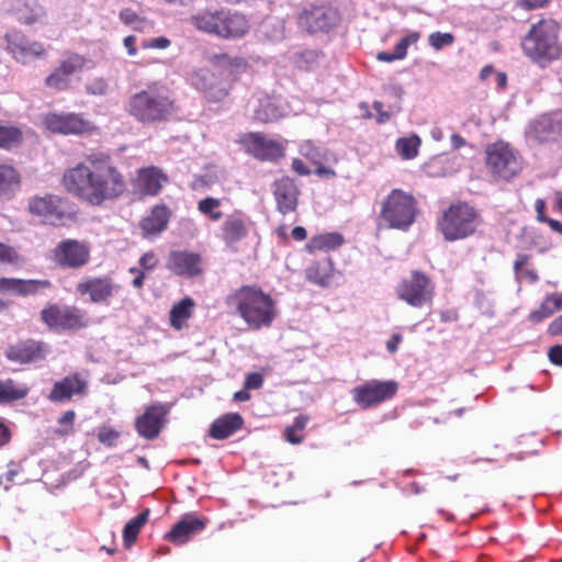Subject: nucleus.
Returning a JSON list of instances; mask_svg holds the SVG:
<instances>
[{"mask_svg":"<svg viewBox=\"0 0 562 562\" xmlns=\"http://www.w3.org/2000/svg\"><path fill=\"white\" fill-rule=\"evenodd\" d=\"M61 184L69 194L92 206L113 201L126 191L124 176L109 156L101 154L89 155L65 170Z\"/></svg>","mask_w":562,"mask_h":562,"instance_id":"nucleus-1","label":"nucleus"},{"mask_svg":"<svg viewBox=\"0 0 562 562\" xmlns=\"http://www.w3.org/2000/svg\"><path fill=\"white\" fill-rule=\"evenodd\" d=\"M226 304L252 330L271 327L280 314L277 299L258 284L237 288L227 295Z\"/></svg>","mask_w":562,"mask_h":562,"instance_id":"nucleus-2","label":"nucleus"},{"mask_svg":"<svg viewBox=\"0 0 562 562\" xmlns=\"http://www.w3.org/2000/svg\"><path fill=\"white\" fill-rule=\"evenodd\" d=\"M213 63L216 72L201 68L191 72L188 80L207 101L217 102L227 97L232 83L246 71L248 65L244 58L225 54L215 56Z\"/></svg>","mask_w":562,"mask_h":562,"instance_id":"nucleus-3","label":"nucleus"},{"mask_svg":"<svg viewBox=\"0 0 562 562\" xmlns=\"http://www.w3.org/2000/svg\"><path fill=\"white\" fill-rule=\"evenodd\" d=\"M560 26L552 19H541L532 24L521 40L524 55L541 68L562 58V44L559 40Z\"/></svg>","mask_w":562,"mask_h":562,"instance_id":"nucleus-4","label":"nucleus"},{"mask_svg":"<svg viewBox=\"0 0 562 562\" xmlns=\"http://www.w3.org/2000/svg\"><path fill=\"white\" fill-rule=\"evenodd\" d=\"M190 21L198 30L222 38H239L250 30V23L244 14L229 10L200 12L191 16Z\"/></svg>","mask_w":562,"mask_h":562,"instance_id":"nucleus-5","label":"nucleus"},{"mask_svg":"<svg viewBox=\"0 0 562 562\" xmlns=\"http://www.w3.org/2000/svg\"><path fill=\"white\" fill-rule=\"evenodd\" d=\"M130 113L144 123L167 120L175 111V103L165 87L153 86L133 95Z\"/></svg>","mask_w":562,"mask_h":562,"instance_id":"nucleus-6","label":"nucleus"},{"mask_svg":"<svg viewBox=\"0 0 562 562\" xmlns=\"http://www.w3.org/2000/svg\"><path fill=\"white\" fill-rule=\"evenodd\" d=\"M419 213L416 199L401 189L392 190L384 199L379 220L387 228L408 231Z\"/></svg>","mask_w":562,"mask_h":562,"instance_id":"nucleus-7","label":"nucleus"},{"mask_svg":"<svg viewBox=\"0 0 562 562\" xmlns=\"http://www.w3.org/2000/svg\"><path fill=\"white\" fill-rule=\"evenodd\" d=\"M485 167L495 180L509 182L524 169L521 155L504 140H497L485 148Z\"/></svg>","mask_w":562,"mask_h":562,"instance_id":"nucleus-8","label":"nucleus"},{"mask_svg":"<svg viewBox=\"0 0 562 562\" xmlns=\"http://www.w3.org/2000/svg\"><path fill=\"white\" fill-rule=\"evenodd\" d=\"M479 215L468 203L452 204L443 212L438 226L447 240L468 237L475 232Z\"/></svg>","mask_w":562,"mask_h":562,"instance_id":"nucleus-9","label":"nucleus"},{"mask_svg":"<svg viewBox=\"0 0 562 562\" xmlns=\"http://www.w3.org/2000/svg\"><path fill=\"white\" fill-rule=\"evenodd\" d=\"M398 391V383L393 380H370L352 389L353 402L362 409L376 407L392 400Z\"/></svg>","mask_w":562,"mask_h":562,"instance_id":"nucleus-10","label":"nucleus"},{"mask_svg":"<svg viewBox=\"0 0 562 562\" xmlns=\"http://www.w3.org/2000/svg\"><path fill=\"white\" fill-rule=\"evenodd\" d=\"M434 292L431 280L419 271H414L409 279H403L396 288L397 296L414 307L431 303Z\"/></svg>","mask_w":562,"mask_h":562,"instance_id":"nucleus-11","label":"nucleus"},{"mask_svg":"<svg viewBox=\"0 0 562 562\" xmlns=\"http://www.w3.org/2000/svg\"><path fill=\"white\" fill-rule=\"evenodd\" d=\"M67 206V200L53 194L33 196L29 202L30 212L52 225L61 224L70 217Z\"/></svg>","mask_w":562,"mask_h":562,"instance_id":"nucleus-12","label":"nucleus"},{"mask_svg":"<svg viewBox=\"0 0 562 562\" xmlns=\"http://www.w3.org/2000/svg\"><path fill=\"white\" fill-rule=\"evenodd\" d=\"M47 131L56 134H87L94 130L90 121L76 113H48L43 121Z\"/></svg>","mask_w":562,"mask_h":562,"instance_id":"nucleus-13","label":"nucleus"},{"mask_svg":"<svg viewBox=\"0 0 562 562\" xmlns=\"http://www.w3.org/2000/svg\"><path fill=\"white\" fill-rule=\"evenodd\" d=\"M169 406L167 404L157 403L146 407L135 422L138 435L146 439L158 437L167 422Z\"/></svg>","mask_w":562,"mask_h":562,"instance_id":"nucleus-14","label":"nucleus"},{"mask_svg":"<svg viewBox=\"0 0 562 562\" xmlns=\"http://www.w3.org/2000/svg\"><path fill=\"white\" fill-rule=\"evenodd\" d=\"M42 321L49 327L77 329L86 326L83 313L76 307L50 305L42 311Z\"/></svg>","mask_w":562,"mask_h":562,"instance_id":"nucleus-15","label":"nucleus"},{"mask_svg":"<svg viewBox=\"0 0 562 562\" xmlns=\"http://www.w3.org/2000/svg\"><path fill=\"white\" fill-rule=\"evenodd\" d=\"M89 258L88 245L74 239L59 243L53 250L54 261L61 267L80 268L89 261Z\"/></svg>","mask_w":562,"mask_h":562,"instance_id":"nucleus-16","label":"nucleus"},{"mask_svg":"<svg viewBox=\"0 0 562 562\" xmlns=\"http://www.w3.org/2000/svg\"><path fill=\"white\" fill-rule=\"evenodd\" d=\"M338 21L336 10L328 7H311L299 15V24L310 33L328 31Z\"/></svg>","mask_w":562,"mask_h":562,"instance_id":"nucleus-17","label":"nucleus"},{"mask_svg":"<svg viewBox=\"0 0 562 562\" xmlns=\"http://www.w3.org/2000/svg\"><path fill=\"white\" fill-rule=\"evenodd\" d=\"M241 143L247 151L260 160H277L284 155L283 144L259 133L245 135Z\"/></svg>","mask_w":562,"mask_h":562,"instance_id":"nucleus-18","label":"nucleus"},{"mask_svg":"<svg viewBox=\"0 0 562 562\" xmlns=\"http://www.w3.org/2000/svg\"><path fill=\"white\" fill-rule=\"evenodd\" d=\"M168 181V177L161 169L150 166L137 170L132 180L135 194L139 196H155Z\"/></svg>","mask_w":562,"mask_h":562,"instance_id":"nucleus-19","label":"nucleus"},{"mask_svg":"<svg viewBox=\"0 0 562 562\" xmlns=\"http://www.w3.org/2000/svg\"><path fill=\"white\" fill-rule=\"evenodd\" d=\"M167 268L183 278H194L203 273V258L200 254L188 250L170 252Z\"/></svg>","mask_w":562,"mask_h":562,"instance_id":"nucleus-20","label":"nucleus"},{"mask_svg":"<svg viewBox=\"0 0 562 562\" xmlns=\"http://www.w3.org/2000/svg\"><path fill=\"white\" fill-rule=\"evenodd\" d=\"M119 290V285L110 277L88 278L77 284V292L88 295L93 303H108Z\"/></svg>","mask_w":562,"mask_h":562,"instance_id":"nucleus-21","label":"nucleus"},{"mask_svg":"<svg viewBox=\"0 0 562 562\" xmlns=\"http://www.w3.org/2000/svg\"><path fill=\"white\" fill-rule=\"evenodd\" d=\"M48 351L49 348L46 344L30 339L10 346L5 351V357L11 361L26 364L44 360Z\"/></svg>","mask_w":562,"mask_h":562,"instance_id":"nucleus-22","label":"nucleus"},{"mask_svg":"<svg viewBox=\"0 0 562 562\" xmlns=\"http://www.w3.org/2000/svg\"><path fill=\"white\" fill-rule=\"evenodd\" d=\"M562 132V122L557 114H543L529 123L528 138L543 143L555 139Z\"/></svg>","mask_w":562,"mask_h":562,"instance_id":"nucleus-23","label":"nucleus"},{"mask_svg":"<svg viewBox=\"0 0 562 562\" xmlns=\"http://www.w3.org/2000/svg\"><path fill=\"white\" fill-rule=\"evenodd\" d=\"M205 527V519L194 514H187L166 533L165 539L178 546L188 542L193 535L202 531Z\"/></svg>","mask_w":562,"mask_h":562,"instance_id":"nucleus-24","label":"nucleus"},{"mask_svg":"<svg viewBox=\"0 0 562 562\" xmlns=\"http://www.w3.org/2000/svg\"><path fill=\"white\" fill-rule=\"evenodd\" d=\"M85 66V58L80 55L72 54L65 59L60 66L52 72L47 79V87L55 90H64L68 87L70 76L80 70Z\"/></svg>","mask_w":562,"mask_h":562,"instance_id":"nucleus-25","label":"nucleus"},{"mask_svg":"<svg viewBox=\"0 0 562 562\" xmlns=\"http://www.w3.org/2000/svg\"><path fill=\"white\" fill-rule=\"evenodd\" d=\"M170 217L171 211L167 205H155L139 222L143 236L150 238L162 233L167 228Z\"/></svg>","mask_w":562,"mask_h":562,"instance_id":"nucleus-26","label":"nucleus"},{"mask_svg":"<svg viewBox=\"0 0 562 562\" xmlns=\"http://www.w3.org/2000/svg\"><path fill=\"white\" fill-rule=\"evenodd\" d=\"M299 189L294 180L284 177L274 183V199L278 210L282 214L294 212L297 206Z\"/></svg>","mask_w":562,"mask_h":562,"instance_id":"nucleus-27","label":"nucleus"},{"mask_svg":"<svg viewBox=\"0 0 562 562\" xmlns=\"http://www.w3.org/2000/svg\"><path fill=\"white\" fill-rule=\"evenodd\" d=\"M86 387V380L76 373L56 382L48 398L52 402H64L70 400L72 395L82 394Z\"/></svg>","mask_w":562,"mask_h":562,"instance_id":"nucleus-28","label":"nucleus"},{"mask_svg":"<svg viewBox=\"0 0 562 562\" xmlns=\"http://www.w3.org/2000/svg\"><path fill=\"white\" fill-rule=\"evenodd\" d=\"M50 286L47 280H22L14 278H0V292L26 296Z\"/></svg>","mask_w":562,"mask_h":562,"instance_id":"nucleus-29","label":"nucleus"},{"mask_svg":"<svg viewBox=\"0 0 562 562\" xmlns=\"http://www.w3.org/2000/svg\"><path fill=\"white\" fill-rule=\"evenodd\" d=\"M243 425L244 419L238 413H227L211 424L209 435L213 439L223 440L241 429Z\"/></svg>","mask_w":562,"mask_h":562,"instance_id":"nucleus-30","label":"nucleus"},{"mask_svg":"<svg viewBox=\"0 0 562 562\" xmlns=\"http://www.w3.org/2000/svg\"><path fill=\"white\" fill-rule=\"evenodd\" d=\"M7 42L14 58L23 63H25L29 57H37L44 53V48L41 44H29L24 37L18 34H8Z\"/></svg>","mask_w":562,"mask_h":562,"instance_id":"nucleus-31","label":"nucleus"},{"mask_svg":"<svg viewBox=\"0 0 562 562\" xmlns=\"http://www.w3.org/2000/svg\"><path fill=\"white\" fill-rule=\"evenodd\" d=\"M195 302L191 297H184L173 304L169 312L170 326L176 330H181L188 326L189 321L193 316Z\"/></svg>","mask_w":562,"mask_h":562,"instance_id":"nucleus-32","label":"nucleus"},{"mask_svg":"<svg viewBox=\"0 0 562 562\" xmlns=\"http://www.w3.org/2000/svg\"><path fill=\"white\" fill-rule=\"evenodd\" d=\"M562 310V292H554L543 297L539 307L529 313L528 319L539 324Z\"/></svg>","mask_w":562,"mask_h":562,"instance_id":"nucleus-33","label":"nucleus"},{"mask_svg":"<svg viewBox=\"0 0 562 562\" xmlns=\"http://www.w3.org/2000/svg\"><path fill=\"white\" fill-rule=\"evenodd\" d=\"M21 177L15 168L0 165V202L11 200L19 191Z\"/></svg>","mask_w":562,"mask_h":562,"instance_id":"nucleus-34","label":"nucleus"},{"mask_svg":"<svg viewBox=\"0 0 562 562\" xmlns=\"http://www.w3.org/2000/svg\"><path fill=\"white\" fill-rule=\"evenodd\" d=\"M221 233L223 240L232 246L246 237L248 233L246 221L239 215L228 216L221 226Z\"/></svg>","mask_w":562,"mask_h":562,"instance_id":"nucleus-35","label":"nucleus"},{"mask_svg":"<svg viewBox=\"0 0 562 562\" xmlns=\"http://www.w3.org/2000/svg\"><path fill=\"white\" fill-rule=\"evenodd\" d=\"M305 273L306 279L312 283L326 286L335 274L334 262L330 258L315 261L306 269Z\"/></svg>","mask_w":562,"mask_h":562,"instance_id":"nucleus-36","label":"nucleus"},{"mask_svg":"<svg viewBox=\"0 0 562 562\" xmlns=\"http://www.w3.org/2000/svg\"><path fill=\"white\" fill-rule=\"evenodd\" d=\"M345 241L344 236L340 233H323L313 236L306 244V250L310 254L316 251H331L338 249Z\"/></svg>","mask_w":562,"mask_h":562,"instance_id":"nucleus-37","label":"nucleus"},{"mask_svg":"<svg viewBox=\"0 0 562 562\" xmlns=\"http://www.w3.org/2000/svg\"><path fill=\"white\" fill-rule=\"evenodd\" d=\"M10 10L16 16L18 21L25 24H32L43 15V10L37 5L35 0H13Z\"/></svg>","mask_w":562,"mask_h":562,"instance_id":"nucleus-38","label":"nucleus"},{"mask_svg":"<svg viewBox=\"0 0 562 562\" xmlns=\"http://www.w3.org/2000/svg\"><path fill=\"white\" fill-rule=\"evenodd\" d=\"M149 509L146 508L125 525L123 529V541L126 548L132 547L136 542L140 530L149 519Z\"/></svg>","mask_w":562,"mask_h":562,"instance_id":"nucleus-39","label":"nucleus"},{"mask_svg":"<svg viewBox=\"0 0 562 562\" xmlns=\"http://www.w3.org/2000/svg\"><path fill=\"white\" fill-rule=\"evenodd\" d=\"M29 391L25 384L16 383L12 379L0 381V404L22 400Z\"/></svg>","mask_w":562,"mask_h":562,"instance_id":"nucleus-40","label":"nucleus"},{"mask_svg":"<svg viewBox=\"0 0 562 562\" xmlns=\"http://www.w3.org/2000/svg\"><path fill=\"white\" fill-rule=\"evenodd\" d=\"M422 140L416 134L401 137L396 140L395 149L398 156L404 160H411L417 157Z\"/></svg>","mask_w":562,"mask_h":562,"instance_id":"nucleus-41","label":"nucleus"},{"mask_svg":"<svg viewBox=\"0 0 562 562\" xmlns=\"http://www.w3.org/2000/svg\"><path fill=\"white\" fill-rule=\"evenodd\" d=\"M530 257L528 255L519 254L514 263V271L518 282L527 281L528 283H536L539 276L536 269L529 266Z\"/></svg>","mask_w":562,"mask_h":562,"instance_id":"nucleus-42","label":"nucleus"},{"mask_svg":"<svg viewBox=\"0 0 562 562\" xmlns=\"http://www.w3.org/2000/svg\"><path fill=\"white\" fill-rule=\"evenodd\" d=\"M222 200L213 196H206L198 202V211L207 220L218 222L223 218L221 210Z\"/></svg>","mask_w":562,"mask_h":562,"instance_id":"nucleus-43","label":"nucleus"},{"mask_svg":"<svg viewBox=\"0 0 562 562\" xmlns=\"http://www.w3.org/2000/svg\"><path fill=\"white\" fill-rule=\"evenodd\" d=\"M281 116V112L271 98L267 97L260 101L259 108L255 111V119L262 123L272 122Z\"/></svg>","mask_w":562,"mask_h":562,"instance_id":"nucleus-44","label":"nucleus"},{"mask_svg":"<svg viewBox=\"0 0 562 562\" xmlns=\"http://www.w3.org/2000/svg\"><path fill=\"white\" fill-rule=\"evenodd\" d=\"M308 418L305 415H299L295 417L294 423L288 426L284 430V438L288 442L297 445L304 439V429L307 425Z\"/></svg>","mask_w":562,"mask_h":562,"instance_id":"nucleus-45","label":"nucleus"},{"mask_svg":"<svg viewBox=\"0 0 562 562\" xmlns=\"http://www.w3.org/2000/svg\"><path fill=\"white\" fill-rule=\"evenodd\" d=\"M22 140V132L14 127L0 124V148L10 149Z\"/></svg>","mask_w":562,"mask_h":562,"instance_id":"nucleus-46","label":"nucleus"},{"mask_svg":"<svg viewBox=\"0 0 562 562\" xmlns=\"http://www.w3.org/2000/svg\"><path fill=\"white\" fill-rule=\"evenodd\" d=\"M428 42L434 49L440 50L447 46L452 45L454 42V36L451 33L434 32L428 36Z\"/></svg>","mask_w":562,"mask_h":562,"instance_id":"nucleus-47","label":"nucleus"},{"mask_svg":"<svg viewBox=\"0 0 562 562\" xmlns=\"http://www.w3.org/2000/svg\"><path fill=\"white\" fill-rule=\"evenodd\" d=\"M419 38L420 33L417 31H411L405 36H403L395 45V49L397 50V57L405 58L407 55L408 47L415 45L419 41Z\"/></svg>","mask_w":562,"mask_h":562,"instance_id":"nucleus-48","label":"nucleus"},{"mask_svg":"<svg viewBox=\"0 0 562 562\" xmlns=\"http://www.w3.org/2000/svg\"><path fill=\"white\" fill-rule=\"evenodd\" d=\"M299 150L303 157L313 164H319L322 160L323 155L321 149L311 140H304L301 143Z\"/></svg>","mask_w":562,"mask_h":562,"instance_id":"nucleus-49","label":"nucleus"},{"mask_svg":"<svg viewBox=\"0 0 562 562\" xmlns=\"http://www.w3.org/2000/svg\"><path fill=\"white\" fill-rule=\"evenodd\" d=\"M20 261V255L18 251L3 243H0V263L15 265Z\"/></svg>","mask_w":562,"mask_h":562,"instance_id":"nucleus-50","label":"nucleus"},{"mask_svg":"<svg viewBox=\"0 0 562 562\" xmlns=\"http://www.w3.org/2000/svg\"><path fill=\"white\" fill-rule=\"evenodd\" d=\"M120 434L115 429L111 427H101L98 430V439L101 443L112 447L115 445L116 440L119 439Z\"/></svg>","mask_w":562,"mask_h":562,"instance_id":"nucleus-51","label":"nucleus"},{"mask_svg":"<svg viewBox=\"0 0 562 562\" xmlns=\"http://www.w3.org/2000/svg\"><path fill=\"white\" fill-rule=\"evenodd\" d=\"M171 45V41L165 36L144 40L140 46L145 49H166Z\"/></svg>","mask_w":562,"mask_h":562,"instance_id":"nucleus-52","label":"nucleus"},{"mask_svg":"<svg viewBox=\"0 0 562 562\" xmlns=\"http://www.w3.org/2000/svg\"><path fill=\"white\" fill-rule=\"evenodd\" d=\"M76 418V414L74 411H67L60 418L58 419V424L65 428L57 430L59 435H67L72 430L74 422Z\"/></svg>","mask_w":562,"mask_h":562,"instance_id":"nucleus-53","label":"nucleus"},{"mask_svg":"<svg viewBox=\"0 0 562 562\" xmlns=\"http://www.w3.org/2000/svg\"><path fill=\"white\" fill-rule=\"evenodd\" d=\"M551 0H516L517 5L526 11L547 8Z\"/></svg>","mask_w":562,"mask_h":562,"instance_id":"nucleus-54","label":"nucleus"},{"mask_svg":"<svg viewBox=\"0 0 562 562\" xmlns=\"http://www.w3.org/2000/svg\"><path fill=\"white\" fill-rule=\"evenodd\" d=\"M263 384V376L260 373L254 372L249 373L244 382V387L246 390H258Z\"/></svg>","mask_w":562,"mask_h":562,"instance_id":"nucleus-55","label":"nucleus"},{"mask_svg":"<svg viewBox=\"0 0 562 562\" xmlns=\"http://www.w3.org/2000/svg\"><path fill=\"white\" fill-rule=\"evenodd\" d=\"M372 106L376 112V122L379 124L387 122L394 113L393 111H385L383 103L380 101H374Z\"/></svg>","mask_w":562,"mask_h":562,"instance_id":"nucleus-56","label":"nucleus"},{"mask_svg":"<svg viewBox=\"0 0 562 562\" xmlns=\"http://www.w3.org/2000/svg\"><path fill=\"white\" fill-rule=\"evenodd\" d=\"M157 263L158 260L153 251L144 254L139 259V265L144 270H153Z\"/></svg>","mask_w":562,"mask_h":562,"instance_id":"nucleus-57","label":"nucleus"},{"mask_svg":"<svg viewBox=\"0 0 562 562\" xmlns=\"http://www.w3.org/2000/svg\"><path fill=\"white\" fill-rule=\"evenodd\" d=\"M138 19L139 15L131 9H124L120 12V20L125 25L132 26Z\"/></svg>","mask_w":562,"mask_h":562,"instance_id":"nucleus-58","label":"nucleus"},{"mask_svg":"<svg viewBox=\"0 0 562 562\" xmlns=\"http://www.w3.org/2000/svg\"><path fill=\"white\" fill-rule=\"evenodd\" d=\"M108 85L104 79H95L91 83L88 85L87 90L92 94H103L105 93Z\"/></svg>","mask_w":562,"mask_h":562,"instance_id":"nucleus-59","label":"nucleus"},{"mask_svg":"<svg viewBox=\"0 0 562 562\" xmlns=\"http://www.w3.org/2000/svg\"><path fill=\"white\" fill-rule=\"evenodd\" d=\"M549 360L557 366H562V345L552 346L548 351Z\"/></svg>","mask_w":562,"mask_h":562,"instance_id":"nucleus-60","label":"nucleus"},{"mask_svg":"<svg viewBox=\"0 0 562 562\" xmlns=\"http://www.w3.org/2000/svg\"><path fill=\"white\" fill-rule=\"evenodd\" d=\"M548 334L552 337L562 335V315L555 317L548 326Z\"/></svg>","mask_w":562,"mask_h":562,"instance_id":"nucleus-61","label":"nucleus"},{"mask_svg":"<svg viewBox=\"0 0 562 562\" xmlns=\"http://www.w3.org/2000/svg\"><path fill=\"white\" fill-rule=\"evenodd\" d=\"M134 31L146 33L153 29V23L145 18L139 16L136 23L131 26Z\"/></svg>","mask_w":562,"mask_h":562,"instance_id":"nucleus-62","label":"nucleus"},{"mask_svg":"<svg viewBox=\"0 0 562 562\" xmlns=\"http://www.w3.org/2000/svg\"><path fill=\"white\" fill-rule=\"evenodd\" d=\"M535 210L537 213V220L544 223L549 217L546 215V202L542 199H538L535 202Z\"/></svg>","mask_w":562,"mask_h":562,"instance_id":"nucleus-63","label":"nucleus"},{"mask_svg":"<svg viewBox=\"0 0 562 562\" xmlns=\"http://www.w3.org/2000/svg\"><path fill=\"white\" fill-rule=\"evenodd\" d=\"M292 169L300 176H307L311 173L310 168L299 158L293 159Z\"/></svg>","mask_w":562,"mask_h":562,"instance_id":"nucleus-64","label":"nucleus"}]
</instances>
